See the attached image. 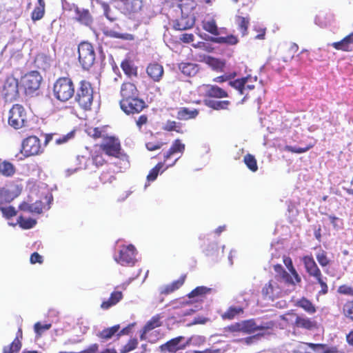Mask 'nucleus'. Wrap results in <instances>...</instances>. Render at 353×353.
<instances>
[{
    "mask_svg": "<svg viewBox=\"0 0 353 353\" xmlns=\"http://www.w3.org/2000/svg\"><path fill=\"white\" fill-rule=\"evenodd\" d=\"M74 96V101L80 108L85 111L91 110L94 99V89L89 81H80Z\"/></svg>",
    "mask_w": 353,
    "mask_h": 353,
    "instance_id": "1",
    "label": "nucleus"
},
{
    "mask_svg": "<svg viewBox=\"0 0 353 353\" xmlns=\"http://www.w3.org/2000/svg\"><path fill=\"white\" fill-rule=\"evenodd\" d=\"M74 84L70 78L59 77L54 82L53 94L57 100L66 102L74 97Z\"/></svg>",
    "mask_w": 353,
    "mask_h": 353,
    "instance_id": "2",
    "label": "nucleus"
},
{
    "mask_svg": "<svg viewBox=\"0 0 353 353\" xmlns=\"http://www.w3.org/2000/svg\"><path fill=\"white\" fill-rule=\"evenodd\" d=\"M79 61L84 70H89L94 63L95 52L93 46L83 41L78 46Z\"/></svg>",
    "mask_w": 353,
    "mask_h": 353,
    "instance_id": "3",
    "label": "nucleus"
},
{
    "mask_svg": "<svg viewBox=\"0 0 353 353\" xmlns=\"http://www.w3.org/2000/svg\"><path fill=\"white\" fill-rule=\"evenodd\" d=\"M22 190V185L16 181H11L0 188V205L12 201L21 194Z\"/></svg>",
    "mask_w": 353,
    "mask_h": 353,
    "instance_id": "4",
    "label": "nucleus"
},
{
    "mask_svg": "<svg viewBox=\"0 0 353 353\" xmlns=\"http://www.w3.org/2000/svg\"><path fill=\"white\" fill-rule=\"evenodd\" d=\"M44 146L41 140L35 135L25 138L21 143V152L25 157H29L43 154Z\"/></svg>",
    "mask_w": 353,
    "mask_h": 353,
    "instance_id": "5",
    "label": "nucleus"
},
{
    "mask_svg": "<svg viewBox=\"0 0 353 353\" xmlns=\"http://www.w3.org/2000/svg\"><path fill=\"white\" fill-rule=\"evenodd\" d=\"M27 114L24 108L19 104L12 105L9 112L8 123L14 129L26 126Z\"/></svg>",
    "mask_w": 353,
    "mask_h": 353,
    "instance_id": "6",
    "label": "nucleus"
},
{
    "mask_svg": "<svg viewBox=\"0 0 353 353\" xmlns=\"http://www.w3.org/2000/svg\"><path fill=\"white\" fill-rule=\"evenodd\" d=\"M100 150L109 157L119 158L121 155V145L119 139L114 136H107L99 145Z\"/></svg>",
    "mask_w": 353,
    "mask_h": 353,
    "instance_id": "7",
    "label": "nucleus"
},
{
    "mask_svg": "<svg viewBox=\"0 0 353 353\" xmlns=\"http://www.w3.org/2000/svg\"><path fill=\"white\" fill-rule=\"evenodd\" d=\"M2 96L7 102H13L20 97L19 81L12 76L8 77L3 85Z\"/></svg>",
    "mask_w": 353,
    "mask_h": 353,
    "instance_id": "8",
    "label": "nucleus"
},
{
    "mask_svg": "<svg viewBox=\"0 0 353 353\" xmlns=\"http://www.w3.org/2000/svg\"><path fill=\"white\" fill-rule=\"evenodd\" d=\"M121 110L127 115L138 114L148 107L140 96L119 102Z\"/></svg>",
    "mask_w": 353,
    "mask_h": 353,
    "instance_id": "9",
    "label": "nucleus"
},
{
    "mask_svg": "<svg viewBox=\"0 0 353 353\" xmlns=\"http://www.w3.org/2000/svg\"><path fill=\"white\" fill-rule=\"evenodd\" d=\"M41 80L39 72L32 71L21 77V83L26 93L30 94L39 88Z\"/></svg>",
    "mask_w": 353,
    "mask_h": 353,
    "instance_id": "10",
    "label": "nucleus"
},
{
    "mask_svg": "<svg viewBox=\"0 0 353 353\" xmlns=\"http://www.w3.org/2000/svg\"><path fill=\"white\" fill-rule=\"evenodd\" d=\"M240 322L242 332L245 334H251L259 330H272L275 325L274 322L272 321L263 323L258 325H256L255 320L253 319L244 320Z\"/></svg>",
    "mask_w": 353,
    "mask_h": 353,
    "instance_id": "11",
    "label": "nucleus"
},
{
    "mask_svg": "<svg viewBox=\"0 0 353 353\" xmlns=\"http://www.w3.org/2000/svg\"><path fill=\"white\" fill-rule=\"evenodd\" d=\"M129 282H125L117 286L114 290L110 294V297L102 301L100 305L101 308L103 310H107L119 303L123 299V294L121 291L117 290V289L120 288L122 290H125Z\"/></svg>",
    "mask_w": 353,
    "mask_h": 353,
    "instance_id": "12",
    "label": "nucleus"
},
{
    "mask_svg": "<svg viewBox=\"0 0 353 353\" xmlns=\"http://www.w3.org/2000/svg\"><path fill=\"white\" fill-rule=\"evenodd\" d=\"M203 30L213 37H217L226 32L225 28H219L216 20L213 16H206L201 22Z\"/></svg>",
    "mask_w": 353,
    "mask_h": 353,
    "instance_id": "13",
    "label": "nucleus"
},
{
    "mask_svg": "<svg viewBox=\"0 0 353 353\" xmlns=\"http://www.w3.org/2000/svg\"><path fill=\"white\" fill-rule=\"evenodd\" d=\"M136 249L134 245L123 246L119 251L118 262L122 265H133L136 261Z\"/></svg>",
    "mask_w": 353,
    "mask_h": 353,
    "instance_id": "14",
    "label": "nucleus"
},
{
    "mask_svg": "<svg viewBox=\"0 0 353 353\" xmlns=\"http://www.w3.org/2000/svg\"><path fill=\"white\" fill-rule=\"evenodd\" d=\"M139 96V91L134 83L130 81H125L121 84L120 88L121 99L119 102H123L127 99H130Z\"/></svg>",
    "mask_w": 353,
    "mask_h": 353,
    "instance_id": "15",
    "label": "nucleus"
},
{
    "mask_svg": "<svg viewBox=\"0 0 353 353\" xmlns=\"http://www.w3.org/2000/svg\"><path fill=\"white\" fill-rule=\"evenodd\" d=\"M195 17L181 14L173 21L172 27L176 30H185L192 28L195 23Z\"/></svg>",
    "mask_w": 353,
    "mask_h": 353,
    "instance_id": "16",
    "label": "nucleus"
},
{
    "mask_svg": "<svg viewBox=\"0 0 353 353\" xmlns=\"http://www.w3.org/2000/svg\"><path fill=\"white\" fill-rule=\"evenodd\" d=\"M302 261L305 271L310 276L315 278L322 274L312 255L303 256Z\"/></svg>",
    "mask_w": 353,
    "mask_h": 353,
    "instance_id": "17",
    "label": "nucleus"
},
{
    "mask_svg": "<svg viewBox=\"0 0 353 353\" xmlns=\"http://www.w3.org/2000/svg\"><path fill=\"white\" fill-rule=\"evenodd\" d=\"M183 339V336H177L162 344L159 348L161 352L176 353L180 350H183L185 345H180V342Z\"/></svg>",
    "mask_w": 353,
    "mask_h": 353,
    "instance_id": "18",
    "label": "nucleus"
},
{
    "mask_svg": "<svg viewBox=\"0 0 353 353\" xmlns=\"http://www.w3.org/2000/svg\"><path fill=\"white\" fill-rule=\"evenodd\" d=\"M261 293L265 299L273 301L279 296L281 293V289L276 281L270 280L264 285L261 290Z\"/></svg>",
    "mask_w": 353,
    "mask_h": 353,
    "instance_id": "19",
    "label": "nucleus"
},
{
    "mask_svg": "<svg viewBox=\"0 0 353 353\" xmlns=\"http://www.w3.org/2000/svg\"><path fill=\"white\" fill-rule=\"evenodd\" d=\"M204 96L209 98L222 99L228 97V93L216 85H203Z\"/></svg>",
    "mask_w": 353,
    "mask_h": 353,
    "instance_id": "20",
    "label": "nucleus"
},
{
    "mask_svg": "<svg viewBox=\"0 0 353 353\" xmlns=\"http://www.w3.org/2000/svg\"><path fill=\"white\" fill-rule=\"evenodd\" d=\"M74 12L76 14L75 19L78 22L89 27L92 26L93 23V19L88 9H81L77 6H75Z\"/></svg>",
    "mask_w": 353,
    "mask_h": 353,
    "instance_id": "21",
    "label": "nucleus"
},
{
    "mask_svg": "<svg viewBox=\"0 0 353 353\" xmlns=\"http://www.w3.org/2000/svg\"><path fill=\"white\" fill-rule=\"evenodd\" d=\"M146 72L154 81L159 82L163 77L164 70L161 64L153 62L147 66Z\"/></svg>",
    "mask_w": 353,
    "mask_h": 353,
    "instance_id": "22",
    "label": "nucleus"
},
{
    "mask_svg": "<svg viewBox=\"0 0 353 353\" xmlns=\"http://www.w3.org/2000/svg\"><path fill=\"white\" fill-rule=\"evenodd\" d=\"M352 44H353V32L345 36L341 41L331 43L330 46L336 50L351 52L352 51Z\"/></svg>",
    "mask_w": 353,
    "mask_h": 353,
    "instance_id": "23",
    "label": "nucleus"
},
{
    "mask_svg": "<svg viewBox=\"0 0 353 353\" xmlns=\"http://www.w3.org/2000/svg\"><path fill=\"white\" fill-rule=\"evenodd\" d=\"M186 274L181 275L177 280L162 287L160 290L161 294L168 295L179 290L185 283Z\"/></svg>",
    "mask_w": 353,
    "mask_h": 353,
    "instance_id": "24",
    "label": "nucleus"
},
{
    "mask_svg": "<svg viewBox=\"0 0 353 353\" xmlns=\"http://www.w3.org/2000/svg\"><path fill=\"white\" fill-rule=\"evenodd\" d=\"M17 172L16 166L8 160L0 159V175L6 178L12 177Z\"/></svg>",
    "mask_w": 353,
    "mask_h": 353,
    "instance_id": "25",
    "label": "nucleus"
},
{
    "mask_svg": "<svg viewBox=\"0 0 353 353\" xmlns=\"http://www.w3.org/2000/svg\"><path fill=\"white\" fill-rule=\"evenodd\" d=\"M199 114V110L196 108L190 109L187 107H181L178 110L176 118L179 120L186 121L195 119Z\"/></svg>",
    "mask_w": 353,
    "mask_h": 353,
    "instance_id": "26",
    "label": "nucleus"
},
{
    "mask_svg": "<svg viewBox=\"0 0 353 353\" xmlns=\"http://www.w3.org/2000/svg\"><path fill=\"white\" fill-rule=\"evenodd\" d=\"M294 325L298 328L310 330L316 327V323L307 317L296 315Z\"/></svg>",
    "mask_w": 353,
    "mask_h": 353,
    "instance_id": "27",
    "label": "nucleus"
},
{
    "mask_svg": "<svg viewBox=\"0 0 353 353\" xmlns=\"http://www.w3.org/2000/svg\"><path fill=\"white\" fill-rule=\"evenodd\" d=\"M196 3L194 0H181L179 4L180 13L186 16L195 17Z\"/></svg>",
    "mask_w": 353,
    "mask_h": 353,
    "instance_id": "28",
    "label": "nucleus"
},
{
    "mask_svg": "<svg viewBox=\"0 0 353 353\" xmlns=\"http://www.w3.org/2000/svg\"><path fill=\"white\" fill-rule=\"evenodd\" d=\"M209 41L218 44H226L229 46H234L239 43V39L234 34H229L225 37L217 36L211 37Z\"/></svg>",
    "mask_w": 353,
    "mask_h": 353,
    "instance_id": "29",
    "label": "nucleus"
},
{
    "mask_svg": "<svg viewBox=\"0 0 353 353\" xmlns=\"http://www.w3.org/2000/svg\"><path fill=\"white\" fill-rule=\"evenodd\" d=\"M295 306L302 308L309 314H313L316 312V306L307 298L303 296L296 301Z\"/></svg>",
    "mask_w": 353,
    "mask_h": 353,
    "instance_id": "30",
    "label": "nucleus"
},
{
    "mask_svg": "<svg viewBox=\"0 0 353 353\" xmlns=\"http://www.w3.org/2000/svg\"><path fill=\"white\" fill-rule=\"evenodd\" d=\"M274 272L280 276L285 283L296 285L298 283H294V279L283 268L281 264H276L273 266Z\"/></svg>",
    "mask_w": 353,
    "mask_h": 353,
    "instance_id": "31",
    "label": "nucleus"
},
{
    "mask_svg": "<svg viewBox=\"0 0 353 353\" xmlns=\"http://www.w3.org/2000/svg\"><path fill=\"white\" fill-rule=\"evenodd\" d=\"M185 150V145L181 142V140L176 139L168 151L164 154V162L174 155L176 153H183Z\"/></svg>",
    "mask_w": 353,
    "mask_h": 353,
    "instance_id": "32",
    "label": "nucleus"
},
{
    "mask_svg": "<svg viewBox=\"0 0 353 353\" xmlns=\"http://www.w3.org/2000/svg\"><path fill=\"white\" fill-rule=\"evenodd\" d=\"M121 68L124 74L129 78L137 77L138 76L137 67L128 59H125L121 62Z\"/></svg>",
    "mask_w": 353,
    "mask_h": 353,
    "instance_id": "33",
    "label": "nucleus"
},
{
    "mask_svg": "<svg viewBox=\"0 0 353 353\" xmlns=\"http://www.w3.org/2000/svg\"><path fill=\"white\" fill-rule=\"evenodd\" d=\"M205 105L215 110H227L230 105V101L228 100L224 101H215L211 99H205Z\"/></svg>",
    "mask_w": 353,
    "mask_h": 353,
    "instance_id": "34",
    "label": "nucleus"
},
{
    "mask_svg": "<svg viewBox=\"0 0 353 353\" xmlns=\"http://www.w3.org/2000/svg\"><path fill=\"white\" fill-rule=\"evenodd\" d=\"M283 262L292 274V276L294 279V283L299 284L301 282V278L294 267L292 259L288 256L283 255Z\"/></svg>",
    "mask_w": 353,
    "mask_h": 353,
    "instance_id": "35",
    "label": "nucleus"
},
{
    "mask_svg": "<svg viewBox=\"0 0 353 353\" xmlns=\"http://www.w3.org/2000/svg\"><path fill=\"white\" fill-rule=\"evenodd\" d=\"M307 347L319 353H337L336 347H329L323 343H306Z\"/></svg>",
    "mask_w": 353,
    "mask_h": 353,
    "instance_id": "36",
    "label": "nucleus"
},
{
    "mask_svg": "<svg viewBox=\"0 0 353 353\" xmlns=\"http://www.w3.org/2000/svg\"><path fill=\"white\" fill-rule=\"evenodd\" d=\"M179 68L181 72L188 77H193L199 71L198 65L192 63H181Z\"/></svg>",
    "mask_w": 353,
    "mask_h": 353,
    "instance_id": "37",
    "label": "nucleus"
},
{
    "mask_svg": "<svg viewBox=\"0 0 353 353\" xmlns=\"http://www.w3.org/2000/svg\"><path fill=\"white\" fill-rule=\"evenodd\" d=\"M91 161L97 168L102 167L107 163V160L103 156V152L99 150H95L91 153Z\"/></svg>",
    "mask_w": 353,
    "mask_h": 353,
    "instance_id": "38",
    "label": "nucleus"
},
{
    "mask_svg": "<svg viewBox=\"0 0 353 353\" xmlns=\"http://www.w3.org/2000/svg\"><path fill=\"white\" fill-rule=\"evenodd\" d=\"M236 23L238 26V28L241 33L243 37L248 34V26L250 24V18L242 16L236 17Z\"/></svg>",
    "mask_w": 353,
    "mask_h": 353,
    "instance_id": "39",
    "label": "nucleus"
},
{
    "mask_svg": "<svg viewBox=\"0 0 353 353\" xmlns=\"http://www.w3.org/2000/svg\"><path fill=\"white\" fill-rule=\"evenodd\" d=\"M119 329V325H115L111 327L103 329L101 332H99L97 336L101 339L108 340L111 339Z\"/></svg>",
    "mask_w": 353,
    "mask_h": 353,
    "instance_id": "40",
    "label": "nucleus"
},
{
    "mask_svg": "<svg viewBox=\"0 0 353 353\" xmlns=\"http://www.w3.org/2000/svg\"><path fill=\"white\" fill-rule=\"evenodd\" d=\"M248 77H243L241 79H235L229 82V85L237 90L241 95L244 94V90L245 89V85L248 81Z\"/></svg>",
    "mask_w": 353,
    "mask_h": 353,
    "instance_id": "41",
    "label": "nucleus"
},
{
    "mask_svg": "<svg viewBox=\"0 0 353 353\" xmlns=\"http://www.w3.org/2000/svg\"><path fill=\"white\" fill-rule=\"evenodd\" d=\"M242 313H243V307L231 306L221 315V317L223 319L232 320Z\"/></svg>",
    "mask_w": 353,
    "mask_h": 353,
    "instance_id": "42",
    "label": "nucleus"
},
{
    "mask_svg": "<svg viewBox=\"0 0 353 353\" xmlns=\"http://www.w3.org/2000/svg\"><path fill=\"white\" fill-rule=\"evenodd\" d=\"M243 162L248 168L253 172L258 170V165L256 158L251 154H247L243 157Z\"/></svg>",
    "mask_w": 353,
    "mask_h": 353,
    "instance_id": "43",
    "label": "nucleus"
},
{
    "mask_svg": "<svg viewBox=\"0 0 353 353\" xmlns=\"http://www.w3.org/2000/svg\"><path fill=\"white\" fill-rule=\"evenodd\" d=\"M163 130L168 132L175 131L179 134L183 133V130L181 128V124L175 121H167L165 125L163 127Z\"/></svg>",
    "mask_w": 353,
    "mask_h": 353,
    "instance_id": "44",
    "label": "nucleus"
},
{
    "mask_svg": "<svg viewBox=\"0 0 353 353\" xmlns=\"http://www.w3.org/2000/svg\"><path fill=\"white\" fill-rule=\"evenodd\" d=\"M21 348V342L18 336L14 339L12 343L3 347V353H15L20 350Z\"/></svg>",
    "mask_w": 353,
    "mask_h": 353,
    "instance_id": "45",
    "label": "nucleus"
},
{
    "mask_svg": "<svg viewBox=\"0 0 353 353\" xmlns=\"http://www.w3.org/2000/svg\"><path fill=\"white\" fill-rule=\"evenodd\" d=\"M161 325V322L160 321V317L157 316H154L151 318L150 321H148L145 325L144 332H148L149 331L158 327Z\"/></svg>",
    "mask_w": 353,
    "mask_h": 353,
    "instance_id": "46",
    "label": "nucleus"
},
{
    "mask_svg": "<svg viewBox=\"0 0 353 353\" xmlns=\"http://www.w3.org/2000/svg\"><path fill=\"white\" fill-rule=\"evenodd\" d=\"M299 50V46L295 43H290V46L285 50L286 55L283 57V60L285 62L291 61L294 57L295 53Z\"/></svg>",
    "mask_w": 353,
    "mask_h": 353,
    "instance_id": "47",
    "label": "nucleus"
},
{
    "mask_svg": "<svg viewBox=\"0 0 353 353\" xmlns=\"http://www.w3.org/2000/svg\"><path fill=\"white\" fill-rule=\"evenodd\" d=\"M17 223L23 229H30L37 224V221L34 219L31 218L25 219L22 216H19Z\"/></svg>",
    "mask_w": 353,
    "mask_h": 353,
    "instance_id": "48",
    "label": "nucleus"
},
{
    "mask_svg": "<svg viewBox=\"0 0 353 353\" xmlns=\"http://www.w3.org/2000/svg\"><path fill=\"white\" fill-rule=\"evenodd\" d=\"M205 62L213 69L219 70L224 66V62L219 59L208 56L205 58Z\"/></svg>",
    "mask_w": 353,
    "mask_h": 353,
    "instance_id": "49",
    "label": "nucleus"
},
{
    "mask_svg": "<svg viewBox=\"0 0 353 353\" xmlns=\"http://www.w3.org/2000/svg\"><path fill=\"white\" fill-rule=\"evenodd\" d=\"M0 211L1 212L3 216L7 219H10L15 216L17 214L16 209L11 205L3 207L0 205Z\"/></svg>",
    "mask_w": 353,
    "mask_h": 353,
    "instance_id": "50",
    "label": "nucleus"
},
{
    "mask_svg": "<svg viewBox=\"0 0 353 353\" xmlns=\"http://www.w3.org/2000/svg\"><path fill=\"white\" fill-rule=\"evenodd\" d=\"M164 163H158L152 169L150 170L148 176V181H154L158 176L160 170L163 168Z\"/></svg>",
    "mask_w": 353,
    "mask_h": 353,
    "instance_id": "51",
    "label": "nucleus"
},
{
    "mask_svg": "<svg viewBox=\"0 0 353 353\" xmlns=\"http://www.w3.org/2000/svg\"><path fill=\"white\" fill-rule=\"evenodd\" d=\"M343 314L347 319L353 321V300L347 301L343 305Z\"/></svg>",
    "mask_w": 353,
    "mask_h": 353,
    "instance_id": "52",
    "label": "nucleus"
},
{
    "mask_svg": "<svg viewBox=\"0 0 353 353\" xmlns=\"http://www.w3.org/2000/svg\"><path fill=\"white\" fill-rule=\"evenodd\" d=\"M210 291H211L210 288H208L205 286H199V287H196L193 290H192L188 294V297L189 298H194L196 296H203V295H205L207 293L210 292Z\"/></svg>",
    "mask_w": 353,
    "mask_h": 353,
    "instance_id": "53",
    "label": "nucleus"
},
{
    "mask_svg": "<svg viewBox=\"0 0 353 353\" xmlns=\"http://www.w3.org/2000/svg\"><path fill=\"white\" fill-rule=\"evenodd\" d=\"M317 283L321 286V290L319 291L318 295H325L327 294L328 292V286L326 283V278H323V274H320V276H318L314 278Z\"/></svg>",
    "mask_w": 353,
    "mask_h": 353,
    "instance_id": "54",
    "label": "nucleus"
},
{
    "mask_svg": "<svg viewBox=\"0 0 353 353\" xmlns=\"http://www.w3.org/2000/svg\"><path fill=\"white\" fill-rule=\"evenodd\" d=\"M97 3L101 6L103 11V14L110 21H114L117 19L115 17L110 14V6L108 3L99 0Z\"/></svg>",
    "mask_w": 353,
    "mask_h": 353,
    "instance_id": "55",
    "label": "nucleus"
},
{
    "mask_svg": "<svg viewBox=\"0 0 353 353\" xmlns=\"http://www.w3.org/2000/svg\"><path fill=\"white\" fill-rule=\"evenodd\" d=\"M99 179L101 182L105 184H110L116 180V177L110 171H103L101 172Z\"/></svg>",
    "mask_w": 353,
    "mask_h": 353,
    "instance_id": "56",
    "label": "nucleus"
},
{
    "mask_svg": "<svg viewBox=\"0 0 353 353\" xmlns=\"http://www.w3.org/2000/svg\"><path fill=\"white\" fill-rule=\"evenodd\" d=\"M144 0H126V3L132 12H136L141 10Z\"/></svg>",
    "mask_w": 353,
    "mask_h": 353,
    "instance_id": "57",
    "label": "nucleus"
},
{
    "mask_svg": "<svg viewBox=\"0 0 353 353\" xmlns=\"http://www.w3.org/2000/svg\"><path fill=\"white\" fill-rule=\"evenodd\" d=\"M45 14V8L37 6L31 13V19L33 21L42 19Z\"/></svg>",
    "mask_w": 353,
    "mask_h": 353,
    "instance_id": "58",
    "label": "nucleus"
},
{
    "mask_svg": "<svg viewBox=\"0 0 353 353\" xmlns=\"http://www.w3.org/2000/svg\"><path fill=\"white\" fill-rule=\"evenodd\" d=\"M312 148H313V145L312 144H310L305 148H295L291 145H285L284 150L285 151L290 152L292 153L301 154L308 151Z\"/></svg>",
    "mask_w": 353,
    "mask_h": 353,
    "instance_id": "59",
    "label": "nucleus"
},
{
    "mask_svg": "<svg viewBox=\"0 0 353 353\" xmlns=\"http://www.w3.org/2000/svg\"><path fill=\"white\" fill-rule=\"evenodd\" d=\"M316 258L322 267H325L330 264V259H328L327 256L326 252L324 250H322L321 252L318 253L316 256Z\"/></svg>",
    "mask_w": 353,
    "mask_h": 353,
    "instance_id": "60",
    "label": "nucleus"
},
{
    "mask_svg": "<svg viewBox=\"0 0 353 353\" xmlns=\"http://www.w3.org/2000/svg\"><path fill=\"white\" fill-rule=\"evenodd\" d=\"M138 345V341L137 339H131L128 343L123 347L121 353H128L137 348Z\"/></svg>",
    "mask_w": 353,
    "mask_h": 353,
    "instance_id": "61",
    "label": "nucleus"
},
{
    "mask_svg": "<svg viewBox=\"0 0 353 353\" xmlns=\"http://www.w3.org/2000/svg\"><path fill=\"white\" fill-rule=\"evenodd\" d=\"M51 327V324L42 325L40 322H37L34 325V330L37 336H40L45 331Z\"/></svg>",
    "mask_w": 353,
    "mask_h": 353,
    "instance_id": "62",
    "label": "nucleus"
},
{
    "mask_svg": "<svg viewBox=\"0 0 353 353\" xmlns=\"http://www.w3.org/2000/svg\"><path fill=\"white\" fill-rule=\"evenodd\" d=\"M87 134L93 139H99L102 136V131L98 127H90L86 130Z\"/></svg>",
    "mask_w": 353,
    "mask_h": 353,
    "instance_id": "63",
    "label": "nucleus"
},
{
    "mask_svg": "<svg viewBox=\"0 0 353 353\" xmlns=\"http://www.w3.org/2000/svg\"><path fill=\"white\" fill-rule=\"evenodd\" d=\"M298 61L301 63H305L307 61L309 62H312V60L310 57V53L307 50L303 49L296 56Z\"/></svg>",
    "mask_w": 353,
    "mask_h": 353,
    "instance_id": "64",
    "label": "nucleus"
}]
</instances>
